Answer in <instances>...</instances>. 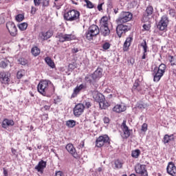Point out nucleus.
I'll return each instance as SVG.
<instances>
[{"mask_svg":"<svg viewBox=\"0 0 176 176\" xmlns=\"http://www.w3.org/2000/svg\"><path fill=\"white\" fill-rule=\"evenodd\" d=\"M37 90L40 94L49 96L54 93V85L50 80H45L39 82Z\"/></svg>","mask_w":176,"mask_h":176,"instance_id":"1","label":"nucleus"},{"mask_svg":"<svg viewBox=\"0 0 176 176\" xmlns=\"http://www.w3.org/2000/svg\"><path fill=\"white\" fill-rule=\"evenodd\" d=\"M63 17L67 21L79 23L80 21V12L76 10H71L65 12Z\"/></svg>","mask_w":176,"mask_h":176,"instance_id":"2","label":"nucleus"},{"mask_svg":"<svg viewBox=\"0 0 176 176\" xmlns=\"http://www.w3.org/2000/svg\"><path fill=\"white\" fill-rule=\"evenodd\" d=\"M133 19V14L130 12H122L118 18L116 20L117 24H124Z\"/></svg>","mask_w":176,"mask_h":176,"instance_id":"3","label":"nucleus"},{"mask_svg":"<svg viewBox=\"0 0 176 176\" xmlns=\"http://www.w3.org/2000/svg\"><path fill=\"white\" fill-rule=\"evenodd\" d=\"M98 34H100V28H98L97 25H92L89 28L88 31L86 32V38L88 41H93V38L97 36Z\"/></svg>","mask_w":176,"mask_h":176,"instance_id":"4","label":"nucleus"},{"mask_svg":"<svg viewBox=\"0 0 176 176\" xmlns=\"http://www.w3.org/2000/svg\"><path fill=\"white\" fill-rule=\"evenodd\" d=\"M111 144V139L108 135H103L99 136L96 140V146L98 148H102V146H108Z\"/></svg>","mask_w":176,"mask_h":176,"instance_id":"5","label":"nucleus"},{"mask_svg":"<svg viewBox=\"0 0 176 176\" xmlns=\"http://www.w3.org/2000/svg\"><path fill=\"white\" fill-rule=\"evenodd\" d=\"M56 38L58 40V42L64 43V42H69L71 41H74L76 39V36L72 34H63L58 33Z\"/></svg>","mask_w":176,"mask_h":176,"instance_id":"6","label":"nucleus"},{"mask_svg":"<svg viewBox=\"0 0 176 176\" xmlns=\"http://www.w3.org/2000/svg\"><path fill=\"white\" fill-rule=\"evenodd\" d=\"M116 27L117 35L119 38H122L123 34H126L128 31H130V26L124 25L123 23H118Z\"/></svg>","mask_w":176,"mask_h":176,"instance_id":"7","label":"nucleus"},{"mask_svg":"<svg viewBox=\"0 0 176 176\" xmlns=\"http://www.w3.org/2000/svg\"><path fill=\"white\" fill-rule=\"evenodd\" d=\"M167 25H168V17L164 15L161 18V20L160 21L157 27L159 30H160V31H165V30H167Z\"/></svg>","mask_w":176,"mask_h":176,"instance_id":"8","label":"nucleus"},{"mask_svg":"<svg viewBox=\"0 0 176 176\" xmlns=\"http://www.w3.org/2000/svg\"><path fill=\"white\" fill-rule=\"evenodd\" d=\"M135 171L141 176H148V171L146 170V166L145 165L138 164L135 166Z\"/></svg>","mask_w":176,"mask_h":176,"instance_id":"9","label":"nucleus"},{"mask_svg":"<svg viewBox=\"0 0 176 176\" xmlns=\"http://www.w3.org/2000/svg\"><path fill=\"white\" fill-rule=\"evenodd\" d=\"M6 28L8 30L11 36H16L17 35V28L14 23L12 21L7 22Z\"/></svg>","mask_w":176,"mask_h":176,"instance_id":"10","label":"nucleus"},{"mask_svg":"<svg viewBox=\"0 0 176 176\" xmlns=\"http://www.w3.org/2000/svg\"><path fill=\"white\" fill-rule=\"evenodd\" d=\"M85 112V104L82 103H78L76 104L74 108V115L76 116V118H79L82 113Z\"/></svg>","mask_w":176,"mask_h":176,"instance_id":"11","label":"nucleus"},{"mask_svg":"<svg viewBox=\"0 0 176 176\" xmlns=\"http://www.w3.org/2000/svg\"><path fill=\"white\" fill-rule=\"evenodd\" d=\"M51 36H53V32L51 30H47V32H41L38 34V39H40L42 41L50 39Z\"/></svg>","mask_w":176,"mask_h":176,"instance_id":"12","label":"nucleus"},{"mask_svg":"<svg viewBox=\"0 0 176 176\" xmlns=\"http://www.w3.org/2000/svg\"><path fill=\"white\" fill-rule=\"evenodd\" d=\"M10 76V74L8 72H0V80L1 83L8 84L10 82V79L9 78Z\"/></svg>","mask_w":176,"mask_h":176,"instance_id":"13","label":"nucleus"},{"mask_svg":"<svg viewBox=\"0 0 176 176\" xmlns=\"http://www.w3.org/2000/svg\"><path fill=\"white\" fill-rule=\"evenodd\" d=\"M166 171L169 175L176 176V166L173 162H168L166 167Z\"/></svg>","mask_w":176,"mask_h":176,"instance_id":"14","label":"nucleus"},{"mask_svg":"<svg viewBox=\"0 0 176 176\" xmlns=\"http://www.w3.org/2000/svg\"><path fill=\"white\" fill-rule=\"evenodd\" d=\"M65 148L70 155H72L73 157L78 159V153H76V149L74 146L73 144H68L66 145Z\"/></svg>","mask_w":176,"mask_h":176,"instance_id":"15","label":"nucleus"},{"mask_svg":"<svg viewBox=\"0 0 176 176\" xmlns=\"http://www.w3.org/2000/svg\"><path fill=\"white\" fill-rule=\"evenodd\" d=\"M93 98L100 104L102 101H105V96L102 94L96 91L93 93Z\"/></svg>","mask_w":176,"mask_h":176,"instance_id":"16","label":"nucleus"},{"mask_svg":"<svg viewBox=\"0 0 176 176\" xmlns=\"http://www.w3.org/2000/svg\"><path fill=\"white\" fill-rule=\"evenodd\" d=\"M102 68L98 67L97 69L92 74V79L96 81L102 78Z\"/></svg>","mask_w":176,"mask_h":176,"instance_id":"17","label":"nucleus"},{"mask_svg":"<svg viewBox=\"0 0 176 176\" xmlns=\"http://www.w3.org/2000/svg\"><path fill=\"white\" fill-rule=\"evenodd\" d=\"M164 75L163 73L159 72L157 69H154L152 73V76H153V82H157L162 79Z\"/></svg>","mask_w":176,"mask_h":176,"instance_id":"18","label":"nucleus"},{"mask_svg":"<svg viewBox=\"0 0 176 176\" xmlns=\"http://www.w3.org/2000/svg\"><path fill=\"white\" fill-rule=\"evenodd\" d=\"M122 128L124 133L122 136L123 138H129V137H130V130L129 129V126L126 124L125 120H124L122 124Z\"/></svg>","mask_w":176,"mask_h":176,"instance_id":"19","label":"nucleus"},{"mask_svg":"<svg viewBox=\"0 0 176 176\" xmlns=\"http://www.w3.org/2000/svg\"><path fill=\"white\" fill-rule=\"evenodd\" d=\"M45 168H46V162L43 160L40 161L38 165L35 166V170L41 174L43 173V170H45Z\"/></svg>","mask_w":176,"mask_h":176,"instance_id":"20","label":"nucleus"},{"mask_svg":"<svg viewBox=\"0 0 176 176\" xmlns=\"http://www.w3.org/2000/svg\"><path fill=\"white\" fill-rule=\"evenodd\" d=\"M84 89H86V85L81 84L79 86H77L74 90V93L72 94V98H75V97H76L78 96V94H79V92L82 90H83Z\"/></svg>","mask_w":176,"mask_h":176,"instance_id":"21","label":"nucleus"},{"mask_svg":"<svg viewBox=\"0 0 176 176\" xmlns=\"http://www.w3.org/2000/svg\"><path fill=\"white\" fill-rule=\"evenodd\" d=\"M127 109V107L124 104H116L113 108V112H116L117 113H120L121 112H124Z\"/></svg>","mask_w":176,"mask_h":176,"instance_id":"22","label":"nucleus"},{"mask_svg":"<svg viewBox=\"0 0 176 176\" xmlns=\"http://www.w3.org/2000/svg\"><path fill=\"white\" fill-rule=\"evenodd\" d=\"M100 34L102 36H109L111 30L108 26H100Z\"/></svg>","mask_w":176,"mask_h":176,"instance_id":"23","label":"nucleus"},{"mask_svg":"<svg viewBox=\"0 0 176 176\" xmlns=\"http://www.w3.org/2000/svg\"><path fill=\"white\" fill-rule=\"evenodd\" d=\"M8 126H14V121L6 118L3 120L2 127L6 129Z\"/></svg>","mask_w":176,"mask_h":176,"instance_id":"24","label":"nucleus"},{"mask_svg":"<svg viewBox=\"0 0 176 176\" xmlns=\"http://www.w3.org/2000/svg\"><path fill=\"white\" fill-rule=\"evenodd\" d=\"M153 13V7L149 6L146 9V14L143 16V20H148V16H151Z\"/></svg>","mask_w":176,"mask_h":176,"instance_id":"25","label":"nucleus"},{"mask_svg":"<svg viewBox=\"0 0 176 176\" xmlns=\"http://www.w3.org/2000/svg\"><path fill=\"white\" fill-rule=\"evenodd\" d=\"M131 41H133V38L131 37L126 38L123 45L124 52H127V50H129V47H130V45H131Z\"/></svg>","mask_w":176,"mask_h":176,"instance_id":"26","label":"nucleus"},{"mask_svg":"<svg viewBox=\"0 0 176 176\" xmlns=\"http://www.w3.org/2000/svg\"><path fill=\"white\" fill-rule=\"evenodd\" d=\"M162 141L164 144H168V142H171V141H174V134H171V135L166 134L164 136Z\"/></svg>","mask_w":176,"mask_h":176,"instance_id":"27","label":"nucleus"},{"mask_svg":"<svg viewBox=\"0 0 176 176\" xmlns=\"http://www.w3.org/2000/svg\"><path fill=\"white\" fill-rule=\"evenodd\" d=\"M85 80L87 82V83H89L90 85H93V86H96V87H98V85H96V80L93 79V74L87 75L85 78Z\"/></svg>","mask_w":176,"mask_h":176,"instance_id":"28","label":"nucleus"},{"mask_svg":"<svg viewBox=\"0 0 176 176\" xmlns=\"http://www.w3.org/2000/svg\"><path fill=\"white\" fill-rule=\"evenodd\" d=\"M45 63L50 67V68H56V65L54 64V62L52 60V58L49 57H46L45 58Z\"/></svg>","mask_w":176,"mask_h":176,"instance_id":"29","label":"nucleus"},{"mask_svg":"<svg viewBox=\"0 0 176 176\" xmlns=\"http://www.w3.org/2000/svg\"><path fill=\"white\" fill-rule=\"evenodd\" d=\"M141 155V151L140 149H135L131 151V156L133 159H138Z\"/></svg>","mask_w":176,"mask_h":176,"instance_id":"30","label":"nucleus"},{"mask_svg":"<svg viewBox=\"0 0 176 176\" xmlns=\"http://www.w3.org/2000/svg\"><path fill=\"white\" fill-rule=\"evenodd\" d=\"M166 65L164 63H162L159 67H155L154 69H157L159 72L164 74V72H166Z\"/></svg>","mask_w":176,"mask_h":176,"instance_id":"31","label":"nucleus"},{"mask_svg":"<svg viewBox=\"0 0 176 176\" xmlns=\"http://www.w3.org/2000/svg\"><path fill=\"white\" fill-rule=\"evenodd\" d=\"M100 27H108V17L103 16L100 19Z\"/></svg>","mask_w":176,"mask_h":176,"instance_id":"32","label":"nucleus"},{"mask_svg":"<svg viewBox=\"0 0 176 176\" xmlns=\"http://www.w3.org/2000/svg\"><path fill=\"white\" fill-rule=\"evenodd\" d=\"M32 54L34 56V57H36L37 56H39L41 54V50L38 48V47H33L32 48Z\"/></svg>","mask_w":176,"mask_h":176,"instance_id":"33","label":"nucleus"},{"mask_svg":"<svg viewBox=\"0 0 176 176\" xmlns=\"http://www.w3.org/2000/svg\"><path fill=\"white\" fill-rule=\"evenodd\" d=\"M99 107L100 109H107L109 107V103L104 100L99 103Z\"/></svg>","mask_w":176,"mask_h":176,"instance_id":"34","label":"nucleus"},{"mask_svg":"<svg viewBox=\"0 0 176 176\" xmlns=\"http://www.w3.org/2000/svg\"><path fill=\"white\" fill-rule=\"evenodd\" d=\"M66 126H67V127H69L70 129H72L75 127V126H76V122H75V120H68L66 122Z\"/></svg>","mask_w":176,"mask_h":176,"instance_id":"35","label":"nucleus"},{"mask_svg":"<svg viewBox=\"0 0 176 176\" xmlns=\"http://www.w3.org/2000/svg\"><path fill=\"white\" fill-rule=\"evenodd\" d=\"M28 27V23H22L18 25V28L21 31H25Z\"/></svg>","mask_w":176,"mask_h":176,"instance_id":"36","label":"nucleus"},{"mask_svg":"<svg viewBox=\"0 0 176 176\" xmlns=\"http://www.w3.org/2000/svg\"><path fill=\"white\" fill-rule=\"evenodd\" d=\"M140 46L143 47V52L147 53L148 52V44L146 43V41L144 40L143 43L140 44Z\"/></svg>","mask_w":176,"mask_h":176,"instance_id":"37","label":"nucleus"},{"mask_svg":"<svg viewBox=\"0 0 176 176\" xmlns=\"http://www.w3.org/2000/svg\"><path fill=\"white\" fill-rule=\"evenodd\" d=\"M82 104L84 105L85 108L89 109V108H91V105H93V103H91V100H87L83 102Z\"/></svg>","mask_w":176,"mask_h":176,"instance_id":"38","label":"nucleus"},{"mask_svg":"<svg viewBox=\"0 0 176 176\" xmlns=\"http://www.w3.org/2000/svg\"><path fill=\"white\" fill-rule=\"evenodd\" d=\"M102 48L103 49V52H107V50L111 48V43L109 42H104L102 45Z\"/></svg>","mask_w":176,"mask_h":176,"instance_id":"39","label":"nucleus"},{"mask_svg":"<svg viewBox=\"0 0 176 176\" xmlns=\"http://www.w3.org/2000/svg\"><path fill=\"white\" fill-rule=\"evenodd\" d=\"M139 87H140V82H138V80H135L132 87V91H135V90L137 91H140V89H138Z\"/></svg>","mask_w":176,"mask_h":176,"instance_id":"40","label":"nucleus"},{"mask_svg":"<svg viewBox=\"0 0 176 176\" xmlns=\"http://www.w3.org/2000/svg\"><path fill=\"white\" fill-rule=\"evenodd\" d=\"M9 65V60H1L0 62L1 68H6Z\"/></svg>","mask_w":176,"mask_h":176,"instance_id":"41","label":"nucleus"},{"mask_svg":"<svg viewBox=\"0 0 176 176\" xmlns=\"http://www.w3.org/2000/svg\"><path fill=\"white\" fill-rule=\"evenodd\" d=\"M122 166H123V164L122 163V162H120V160H117L115 161L116 168H122Z\"/></svg>","mask_w":176,"mask_h":176,"instance_id":"42","label":"nucleus"},{"mask_svg":"<svg viewBox=\"0 0 176 176\" xmlns=\"http://www.w3.org/2000/svg\"><path fill=\"white\" fill-rule=\"evenodd\" d=\"M84 2L87 3V8H88V9H93V8H94V4L89 0H84Z\"/></svg>","mask_w":176,"mask_h":176,"instance_id":"43","label":"nucleus"},{"mask_svg":"<svg viewBox=\"0 0 176 176\" xmlns=\"http://www.w3.org/2000/svg\"><path fill=\"white\" fill-rule=\"evenodd\" d=\"M24 76V70H20L16 74L17 79H21Z\"/></svg>","mask_w":176,"mask_h":176,"instance_id":"44","label":"nucleus"},{"mask_svg":"<svg viewBox=\"0 0 176 176\" xmlns=\"http://www.w3.org/2000/svg\"><path fill=\"white\" fill-rule=\"evenodd\" d=\"M43 8H47L50 5V0H42Z\"/></svg>","mask_w":176,"mask_h":176,"instance_id":"45","label":"nucleus"},{"mask_svg":"<svg viewBox=\"0 0 176 176\" xmlns=\"http://www.w3.org/2000/svg\"><path fill=\"white\" fill-rule=\"evenodd\" d=\"M16 21H23L24 20V14H19L16 16Z\"/></svg>","mask_w":176,"mask_h":176,"instance_id":"46","label":"nucleus"},{"mask_svg":"<svg viewBox=\"0 0 176 176\" xmlns=\"http://www.w3.org/2000/svg\"><path fill=\"white\" fill-rule=\"evenodd\" d=\"M142 27L144 31H149V30H151V23L149 22L144 23Z\"/></svg>","mask_w":176,"mask_h":176,"instance_id":"47","label":"nucleus"},{"mask_svg":"<svg viewBox=\"0 0 176 176\" xmlns=\"http://www.w3.org/2000/svg\"><path fill=\"white\" fill-rule=\"evenodd\" d=\"M19 62L21 65H26L27 64V60H25L24 58H19Z\"/></svg>","mask_w":176,"mask_h":176,"instance_id":"48","label":"nucleus"},{"mask_svg":"<svg viewBox=\"0 0 176 176\" xmlns=\"http://www.w3.org/2000/svg\"><path fill=\"white\" fill-rule=\"evenodd\" d=\"M148 130V124L144 123L142 125V131H146Z\"/></svg>","mask_w":176,"mask_h":176,"instance_id":"49","label":"nucleus"},{"mask_svg":"<svg viewBox=\"0 0 176 176\" xmlns=\"http://www.w3.org/2000/svg\"><path fill=\"white\" fill-rule=\"evenodd\" d=\"M103 122L104 124H108L111 122V120L108 117H104L103 118Z\"/></svg>","mask_w":176,"mask_h":176,"instance_id":"50","label":"nucleus"},{"mask_svg":"<svg viewBox=\"0 0 176 176\" xmlns=\"http://www.w3.org/2000/svg\"><path fill=\"white\" fill-rule=\"evenodd\" d=\"M138 108L139 109H145V104L140 103L138 105Z\"/></svg>","mask_w":176,"mask_h":176,"instance_id":"51","label":"nucleus"},{"mask_svg":"<svg viewBox=\"0 0 176 176\" xmlns=\"http://www.w3.org/2000/svg\"><path fill=\"white\" fill-rule=\"evenodd\" d=\"M34 6H39L41 5V0H34Z\"/></svg>","mask_w":176,"mask_h":176,"instance_id":"52","label":"nucleus"},{"mask_svg":"<svg viewBox=\"0 0 176 176\" xmlns=\"http://www.w3.org/2000/svg\"><path fill=\"white\" fill-rule=\"evenodd\" d=\"M55 176H64V173L62 171H58L56 173Z\"/></svg>","mask_w":176,"mask_h":176,"instance_id":"53","label":"nucleus"},{"mask_svg":"<svg viewBox=\"0 0 176 176\" xmlns=\"http://www.w3.org/2000/svg\"><path fill=\"white\" fill-rule=\"evenodd\" d=\"M102 5H104V3L98 4V10H99V12H101V10H102Z\"/></svg>","mask_w":176,"mask_h":176,"instance_id":"54","label":"nucleus"},{"mask_svg":"<svg viewBox=\"0 0 176 176\" xmlns=\"http://www.w3.org/2000/svg\"><path fill=\"white\" fill-rule=\"evenodd\" d=\"M3 175L4 176H9L8 170L6 169L5 168H3Z\"/></svg>","mask_w":176,"mask_h":176,"instance_id":"55","label":"nucleus"},{"mask_svg":"<svg viewBox=\"0 0 176 176\" xmlns=\"http://www.w3.org/2000/svg\"><path fill=\"white\" fill-rule=\"evenodd\" d=\"M80 148H85V141H81V142L79 144Z\"/></svg>","mask_w":176,"mask_h":176,"instance_id":"56","label":"nucleus"},{"mask_svg":"<svg viewBox=\"0 0 176 176\" xmlns=\"http://www.w3.org/2000/svg\"><path fill=\"white\" fill-rule=\"evenodd\" d=\"M169 13H170V14H172V15H173V16H175V10H174L173 9H170V10H169Z\"/></svg>","mask_w":176,"mask_h":176,"instance_id":"57","label":"nucleus"},{"mask_svg":"<svg viewBox=\"0 0 176 176\" xmlns=\"http://www.w3.org/2000/svg\"><path fill=\"white\" fill-rule=\"evenodd\" d=\"M107 8H109V9H112V8H113L111 2L108 3Z\"/></svg>","mask_w":176,"mask_h":176,"instance_id":"58","label":"nucleus"},{"mask_svg":"<svg viewBox=\"0 0 176 176\" xmlns=\"http://www.w3.org/2000/svg\"><path fill=\"white\" fill-rule=\"evenodd\" d=\"M146 52H143V55L142 56V60H145V58H146Z\"/></svg>","mask_w":176,"mask_h":176,"instance_id":"59","label":"nucleus"},{"mask_svg":"<svg viewBox=\"0 0 176 176\" xmlns=\"http://www.w3.org/2000/svg\"><path fill=\"white\" fill-rule=\"evenodd\" d=\"M36 12V8L34 6H32L31 13H35Z\"/></svg>","mask_w":176,"mask_h":176,"instance_id":"60","label":"nucleus"},{"mask_svg":"<svg viewBox=\"0 0 176 176\" xmlns=\"http://www.w3.org/2000/svg\"><path fill=\"white\" fill-rule=\"evenodd\" d=\"M44 109L45 111H49V109H50V105H45L44 106Z\"/></svg>","mask_w":176,"mask_h":176,"instance_id":"61","label":"nucleus"},{"mask_svg":"<svg viewBox=\"0 0 176 176\" xmlns=\"http://www.w3.org/2000/svg\"><path fill=\"white\" fill-rule=\"evenodd\" d=\"M113 12L115 14H118L119 13V8H113Z\"/></svg>","mask_w":176,"mask_h":176,"instance_id":"62","label":"nucleus"},{"mask_svg":"<svg viewBox=\"0 0 176 176\" xmlns=\"http://www.w3.org/2000/svg\"><path fill=\"white\" fill-rule=\"evenodd\" d=\"M11 151H12V155H14V156H15V155L16 153V149L12 148Z\"/></svg>","mask_w":176,"mask_h":176,"instance_id":"63","label":"nucleus"},{"mask_svg":"<svg viewBox=\"0 0 176 176\" xmlns=\"http://www.w3.org/2000/svg\"><path fill=\"white\" fill-rule=\"evenodd\" d=\"M74 53H78V48H74Z\"/></svg>","mask_w":176,"mask_h":176,"instance_id":"64","label":"nucleus"}]
</instances>
